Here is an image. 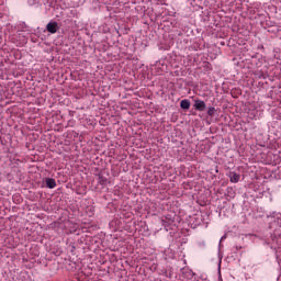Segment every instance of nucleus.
<instances>
[{
    "label": "nucleus",
    "instance_id": "obj_1",
    "mask_svg": "<svg viewBox=\"0 0 281 281\" xmlns=\"http://www.w3.org/2000/svg\"><path fill=\"white\" fill-rule=\"evenodd\" d=\"M46 30H47V32H49V34H56V32H58V30H60V27L58 26V22H49L46 25Z\"/></svg>",
    "mask_w": 281,
    "mask_h": 281
},
{
    "label": "nucleus",
    "instance_id": "obj_2",
    "mask_svg": "<svg viewBox=\"0 0 281 281\" xmlns=\"http://www.w3.org/2000/svg\"><path fill=\"white\" fill-rule=\"evenodd\" d=\"M195 111H204L206 109L205 101L203 100H195L193 104Z\"/></svg>",
    "mask_w": 281,
    "mask_h": 281
},
{
    "label": "nucleus",
    "instance_id": "obj_3",
    "mask_svg": "<svg viewBox=\"0 0 281 281\" xmlns=\"http://www.w3.org/2000/svg\"><path fill=\"white\" fill-rule=\"evenodd\" d=\"M228 177L231 179V183H238V181H240V175L236 173L235 171H231Z\"/></svg>",
    "mask_w": 281,
    "mask_h": 281
},
{
    "label": "nucleus",
    "instance_id": "obj_4",
    "mask_svg": "<svg viewBox=\"0 0 281 281\" xmlns=\"http://www.w3.org/2000/svg\"><path fill=\"white\" fill-rule=\"evenodd\" d=\"M46 188H49V190H54V188H56V180L54 178H47Z\"/></svg>",
    "mask_w": 281,
    "mask_h": 281
},
{
    "label": "nucleus",
    "instance_id": "obj_5",
    "mask_svg": "<svg viewBox=\"0 0 281 281\" xmlns=\"http://www.w3.org/2000/svg\"><path fill=\"white\" fill-rule=\"evenodd\" d=\"M180 108L183 109L184 111H188V109H190V100L183 99L180 102Z\"/></svg>",
    "mask_w": 281,
    "mask_h": 281
},
{
    "label": "nucleus",
    "instance_id": "obj_6",
    "mask_svg": "<svg viewBox=\"0 0 281 281\" xmlns=\"http://www.w3.org/2000/svg\"><path fill=\"white\" fill-rule=\"evenodd\" d=\"M99 183L101 186H106V183H109V180L104 176H99Z\"/></svg>",
    "mask_w": 281,
    "mask_h": 281
},
{
    "label": "nucleus",
    "instance_id": "obj_7",
    "mask_svg": "<svg viewBox=\"0 0 281 281\" xmlns=\"http://www.w3.org/2000/svg\"><path fill=\"white\" fill-rule=\"evenodd\" d=\"M214 113H216V109L214 106L209 108L207 115H210L212 117L214 115Z\"/></svg>",
    "mask_w": 281,
    "mask_h": 281
},
{
    "label": "nucleus",
    "instance_id": "obj_8",
    "mask_svg": "<svg viewBox=\"0 0 281 281\" xmlns=\"http://www.w3.org/2000/svg\"><path fill=\"white\" fill-rule=\"evenodd\" d=\"M225 238H227V236H225V235L221 237V239H220V245H221V241H222V240H225Z\"/></svg>",
    "mask_w": 281,
    "mask_h": 281
},
{
    "label": "nucleus",
    "instance_id": "obj_9",
    "mask_svg": "<svg viewBox=\"0 0 281 281\" xmlns=\"http://www.w3.org/2000/svg\"><path fill=\"white\" fill-rule=\"evenodd\" d=\"M278 224H279V227L281 228V222H278Z\"/></svg>",
    "mask_w": 281,
    "mask_h": 281
},
{
    "label": "nucleus",
    "instance_id": "obj_10",
    "mask_svg": "<svg viewBox=\"0 0 281 281\" xmlns=\"http://www.w3.org/2000/svg\"><path fill=\"white\" fill-rule=\"evenodd\" d=\"M279 221H281V215L278 216Z\"/></svg>",
    "mask_w": 281,
    "mask_h": 281
}]
</instances>
